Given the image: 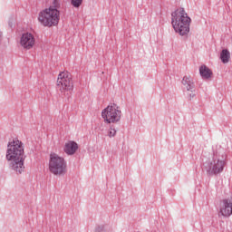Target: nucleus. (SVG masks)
<instances>
[{"label": "nucleus", "instance_id": "6e6552de", "mask_svg": "<svg viewBox=\"0 0 232 232\" xmlns=\"http://www.w3.org/2000/svg\"><path fill=\"white\" fill-rule=\"evenodd\" d=\"M121 115H122L121 108L115 103L109 104L102 111V117H121Z\"/></svg>", "mask_w": 232, "mask_h": 232}, {"label": "nucleus", "instance_id": "a211bd4d", "mask_svg": "<svg viewBox=\"0 0 232 232\" xmlns=\"http://www.w3.org/2000/svg\"><path fill=\"white\" fill-rule=\"evenodd\" d=\"M1 35H2V34H1V33H0V37H1Z\"/></svg>", "mask_w": 232, "mask_h": 232}, {"label": "nucleus", "instance_id": "423d86ee", "mask_svg": "<svg viewBox=\"0 0 232 232\" xmlns=\"http://www.w3.org/2000/svg\"><path fill=\"white\" fill-rule=\"evenodd\" d=\"M223 170L224 160H219L218 157H214L208 164V171L212 173V175H217L218 173H222Z\"/></svg>", "mask_w": 232, "mask_h": 232}, {"label": "nucleus", "instance_id": "f3484780", "mask_svg": "<svg viewBox=\"0 0 232 232\" xmlns=\"http://www.w3.org/2000/svg\"><path fill=\"white\" fill-rule=\"evenodd\" d=\"M117 133V130H115V129H111L109 131V137H115Z\"/></svg>", "mask_w": 232, "mask_h": 232}, {"label": "nucleus", "instance_id": "f8f14e48", "mask_svg": "<svg viewBox=\"0 0 232 232\" xmlns=\"http://www.w3.org/2000/svg\"><path fill=\"white\" fill-rule=\"evenodd\" d=\"M199 73L202 79H211V75H213V72H211L206 65H201L199 67Z\"/></svg>", "mask_w": 232, "mask_h": 232}, {"label": "nucleus", "instance_id": "2eb2a0df", "mask_svg": "<svg viewBox=\"0 0 232 232\" xmlns=\"http://www.w3.org/2000/svg\"><path fill=\"white\" fill-rule=\"evenodd\" d=\"M71 4L74 6V8H79V6L82 5V0H71Z\"/></svg>", "mask_w": 232, "mask_h": 232}, {"label": "nucleus", "instance_id": "9d476101", "mask_svg": "<svg viewBox=\"0 0 232 232\" xmlns=\"http://www.w3.org/2000/svg\"><path fill=\"white\" fill-rule=\"evenodd\" d=\"M63 150L67 155H75L79 150V145L77 142L70 140L65 143Z\"/></svg>", "mask_w": 232, "mask_h": 232}, {"label": "nucleus", "instance_id": "4468645a", "mask_svg": "<svg viewBox=\"0 0 232 232\" xmlns=\"http://www.w3.org/2000/svg\"><path fill=\"white\" fill-rule=\"evenodd\" d=\"M104 122H107V124H115V122H119V118L106 117L104 118Z\"/></svg>", "mask_w": 232, "mask_h": 232}, {"label": "nucleus", "instance_id": "39448f33", "mask_svg": "<svg viewBox=\"0 0 232 232\" xmlns=\"http://www.w3.org/2000/svg\"><path fill=\"white\" fill-rule=\"evenodd\" d=\"M57 88L61 93H63V95H67V92H72L73 90V82L70 72H62L59 73L57 79Z\"/></svg>", "mask_w": 232, "mask_h": 232}, {"label": "nucleus", "instance_id": "0eeeda50", "mask_svg": "<svg viewBox=\"0 0 232 232\" xmlns=\"http://www.w3.org/2000/svg\"><path fill=\"white\" fill-rule=\"evenodd\" d=\"M20 44L24 50H32L35 45V37L31 33L23 34L20 39Z\"/></svg>", "mask_w": 232, "mask_h": 232}, {"label": "nucleus", "instance_id": "ddd939ff", "mask_svg": "<svg viewBox=\"0 0 232 232\" xmlns=\"http://www.w3.org/2000/svg\"><path fill=\"white\" fill-rule=\"evenodd\" d=\"M220 59L223 64H227L231 59V53L227 49H223L220 53Z\"/></svg>", "mask_w": 232, "mask_h": 232}, {"label": "nucleus", "instance_id": "20e7f679", "mask_svg": "<svg viewBox=\"0 0 232 232\" xmlns=\"http://www.w3.org/2000/svg\"><path fill=\"white\" fill-rule=\"evenodd\" d=\"M49 171L55 177H63L68 171L66 160L59 154L52 153L49 160Z\"/></svg>", "mask_w": 232, "mask_h": 232}, {"label": "nucleus", "instance_id": "f03ea898", "mask_svg": "<svg viewBox=\"0 0 232 232\" xmlns=\"http://www.w3.org/2000/svg\"><path fill=\"white\" fill-rule=\"evenodd\" d=\"M61 2L53 0L52 5L38 13V22L45 28H53L61 21Z\"/></svg>", "mask_w": 232, "mask_h": 232}, {"label": "nucleus", "instance_id": "f257e3e1", "mask_svg": "<svg viewBox=\"0 0 232 232\" xmlns=\"http://www.w3.org/2000/svg\"><path fill=\"white\" fill-rule=\"evenodd\" d=\"M6 160L11 162V168L16 173H23L24 171V145L23 141L18 139H14L7 144V150L5 155Z\"/></svg>", "mask_w": 232, "mask_h": 232}, {"label": "nucleus", "instance_id": "1a4fd4ad", "mask_svg": "<svg viewBox=\"0 0 232 232\" xmlns=\"http://www.w3.org/2000/svg\"><path fill=\"white\" fill-rule=\"evenodd\" d=\"M219 213L222 217H231L232 215V198L224 199L220 203Z\"/></svg>", "mask_w": 232, "mask_h": 232}, {"label": "nucleus", "instance_id": "7ed1b4c3", "mask_svg": "<svg viewBox=\"0 0 232 232\" xmlns=\"http://www.w3.org/2000/svg\"><path fill=\"white\" fill-rule=\"evenodd\" d=\"M171 24L179 35H188L189 34V24H191V18L188 16V13L184 8L176 9L171 13Z\"/></svg>", "mask_w": 232, "mask_h": 232}, {"label": "nucleus", "instance_id": "dca6fc26", "mask_svg": "<svg viewBox=\"0 0 232 232\" xmlns=\"http://www.w3.org/2000/svg\"><path fill=\"white\" fill-rule=\"evenodd\" d=\"M188 92V101H191L197 94L195 93V90H190Z\"/></svg>", "mask_w": 232, "mask_h": 232}, {"label": "nucleus", "instance_id": "9b49d317", "mask_svg": "<svg viewBox=\"0 0 232 232\" xmlns=\"http://www.w3.org/2000/svg\"><path fill=\"white\" fill-rule=\"evenodd\" d=\"M182 84L187 92H189L190 90H195V82L190 76H184L182 80Z\"/></svg>", "mask_w": 232, "mask_h": 232}]
</instances>
